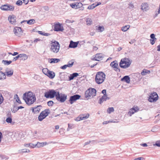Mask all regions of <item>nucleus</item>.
<instances>
[{
	"instance_id": "nucleus-31",
	"label": "nucleus",
	"mask_w": 160,
	"mask_h": 160,
	"mask_svg": "<svg viewBox=\"0 0 160 160\" xmlns=\"http://www.w3.org/2000/svg\"><path fill=\"white\" fill-rule=\"evenodd\" d=\"M6 78V75L2 72H0V79H4Z\"/></svg>"
},
{
	"instance_id": "nucleus-13",
	"label": "nucleus",
	"mask_w": 160,
	"mask_h": 160,
	"mask_svg": "<svg viewBox=\"0 0 160 160\" xmlns=\"http://www.w3.org/2000/svg\"><path fill=\"white\" fill-rule=\"evenodd\" d=\"M81 97V96L78 94H75V95L71 96L69 100L70 103L72 104L73 103L77 100L79 99Z\"/></svg>"
},
{
	"instance_id": "nucleus-34",
	"label": "nucleus",
	"mask_w": 160,
	"mask_h": 160,
	"mask_svg": "<svg viewBox=\"0 0 160 160\" xmlns=\"http://www.w3.org/2000/svg\"><path fill=\"white\" fill-rule=\"evenodd\" d=\"M130 26L126 25L125 26L123 27L122 28L121 30L123 32H126L127 31L129 28Z\"/></svg>"
},
{
	"instance_id": "nucleus-14",
	"label": "nucleus",
	"mask_w": 160,
	"mask_h": 160,
	"mask_svg": "<svg viewBox=\"0 0 160 160\" xmlns=\"http://www.w3.org/2000/svg\"><path fill=\"white\" fill-rule=\"evenodd\" d=\"M42 106L41 105L37 106L36 107H34L31 108L32 112L34 113L38 114L39 113L42 108Z\"/></svg>"
},
{
	"instance_id": "nucleus-4",
	"label": "nucleus",
	"mask_w": 160,
	"mask_h": 160,
	"mask_svg": "<svg viewBox=\"0 0 160 160\" xmlns=\"http://www.w3.org/2000/svg\"><path fill=\"white\" fill-rule=\"evenodd\" d=\"M131 63V61L128 58L122 59L119 63L120 67L123 68L129 67Z\"/></svg>"
},
{
	"instance_id": "nucleus-26",
	"label": "nucleus",
	"mask_w": 160,
	"mask_h": 160,
	"mask_svg": "<svg viewBox=\"0 0 160 160\" xmlns=\"http://www.w3.org/2000/svg\"><path fill=\"white\" fill-rule=\"evenodd\" d=\"M122 81H124L127 83H129L130 82V78L128 76H125L121 79Z\"/></svg>"
},
{
	"instance_id": "nucleus-10",
	"label": "nucleus",
	"mask_w": 160,
	"mask_h": 160,
	"mask_svg": "<svg viewBox=\"0 0 160 160\" xmlns=\"http://www.w3.org/2000/svg\"><path fill=\"white\" fill-rule=\"evenodd\" d=\"M0 8L2 10L4 11H12L14 10V7L12 5L6 4L2 5Z\"/></svg>"
},
{
	"instance_id": "nucleus-22",
	"label": "nucleus",
	"mask_w": 160,
	"mask_h": 160,
	"mask_svg": "<svg viewBox=\"0 0 160 160\" xmlns=\"http://www.w3.org/2000/svg\"><path fill=\"white\" fill-rule=\"evenodd\" d=\"M101 3L100 2H98L97 3H94L92 4V5L89 6L88 7V9H94L96 7L100 5Z\"/></svg>"
},
{
	"instance_id": "nucleus-55",
	"label": "nucleus",
	"mask_w": 160,
	"mask_h": 160,
	"mask_svg": "<svg viewBox=\"0 0 160 160\" xmlns=\"http://www.w3.org/2000/svg\"><path fill=\"white\" fill-rule=\"evenodd\" d=\"M75 120L77 121H79L80 120H81L80 115L77 118L75 119Z\"/></svg>"
},
{
	"instance_id": "nucleus-16",
	"label": "nucleus",
	"mask_w": 160,
	"mask_h": 160,
	"mask_svg": "<svg viewBox=\"0 0 160 160\" xmlns=\"http://www.w3.org/2000/svg\"><path fill=\"white\" fill-rule=\"evenodd\" d=\"M103 57V55L102 54L98 53L96 54L95 57L92 59L94 60L100 61L102 59Z\"/></svg>"
},
{
	"instance_id": "nucleus-2",
	"label": "nucleus",
	"mask_w": 160,
	"mask_h": 160,
	"mask_svg": "<svg viewBox=\"0 0 160 160\" xmlns=\"http://www.w3.org/2000/svg\"><path fill=\"white\" fill-rule=\"evenodd\" d=\"M106 75L102 72H98L95 76V80L98 84H101L103 83L105 79Z\"/></svg>"
},
{
	"instance_id": "nucleus-49",
	"label": "nucleus",
	"mask_w": 160,
	"mask_h": 160,
	"mask_svg": "<svg viewBox=\"0 0 160 160\" xmlns=\"http://www.w3.org/2000/svg\"><path fill=\"white\" fill-rule=\"evenodd\" d=\"M3 98L1 93L0 92V105L2 102Z\"/></svg>"
},
{
	"instance_id": "nucleus-9",
	"label": "nucleus",
	"mask_w": 160,
	"mask_h": 160,
	"mask_svg": "<svg viewBox=\"0 0 160 160\" xmlns=\"http://www.w3.org/2000/svg\"><path fill=\"white\" fill-rule=\"evenodd\" d=\"M158 97L157 93L153 92L150 95L148 100L150 102H155L158 100Z\"/></svg>"
},
{
	"instance_id": "nucleus-46",
	"label": "nucleus",
	"mask_w": 160,
	"mask_h": 160,
	"mask_svg": "<svg viewBox=\"0 0 160 160\" xmlns=\"http://www.w3.org/2000/svg\"><path fill=\"white\" fill-rule=\"evenodd\" d=\"M22 4V2L21 0H18L16 2V4L18 6H21Z\"/></svg>"
},
{
	"instance_id": "nucleus-57",
	"label": "nucleus",
	"mask_w": 160,
	"mask_h": 160,
	"mask_svg": "<svg viewBox=\"0 0 160 160\" xmlns=\"http://www.w3.org/2000/svg\"><path fill=\"white\" fill-rule=\"evenodd\" d=\"M74 22L73 20H70L69 19H67L66 20V22L67 23H72Z\"/></svg>"
},
{
	"instance_id": "nucleus-62",
	"label": "nucleus",
	"mask_w": 160,
	"mask_h": 160,
	"mask_svg": "<svg viewBox=\"0 0 160 160\" xmlns=\"http://www.w3.org/2000/svg\"><path fill=\"white\" fill-rule=\"evenodd\" d=\"M16 108L18 109V110H19L20 109H22V108H24V107L22 106L17 107H16Z\"/></svg>"
},
{
	"instance_id": "nucleus-43",
	"label": "nucleus",
	"mask_w": 160,
	"mask_h": 160,
	"mask_svg": "<svg viewBox=\"0 0 160 160\" xmlns=\"http://www.w3.org/2000/svg\"><path fill=\"white\" fill-rule=\"evenodd\" d=\"M41 35H42L43 36H48L50 35V34H49L48 33H45V32H42V31H39L38 32Z\"/></svg>"
},
{
	"instance_id": "nucleus-8",
	"label": "nucleus",
	"mask_w": 160,
	"mask_h": 160,
	"mask_svg": "<svg viewBox=\"0 0 160 160\" xmlns=\"http://www.w3.org/2000/svg\"><path fill=\"white\" fill-rule=\"evenodd\" d=\"M57 92L53 89L50 90L49 92L44 93V96L47 98H53L55 96L56 97Z\"/></svg>"
},
{
	"instance_id": "nucleus-58",
	"label": "nucleus",
	"mask_w": 160,
	"mask_h": 160,
	"mask_svg": "<svg viewBox=\"0 0 160 160\" xmlns=\"http://www.w3.org/2000/svg\"><path fill=\"white\" fill-rule=\"evenodd\" d=\"M72 126V124H68V128L67 129L68 131L69 130V129H71Z\"/></svg>"
},
{
	"instance_id": "nucleus-17",
	"label": "nucleus",
	"mask_w": 160,
	"mask_h": 160,
	"mask_svg": "<svg viewBox=\"0 0 160 160\" xmlns=\"http://www.w3.org/2000/svg\"><path fill=\"white\" fill-rule=\"evenodd\" d=\"M139 108L138 107H133L130 109L129 111L128 112V113L131 116L132 114H133L135 112H136L139 110Z\"/></svg>"
},
{
	"instance_id": "nucleus-12",
	"label": "nucleus",
	"mask_w": 160,
	"mask_h": 160,
	"mask_svg": "<svg viewBox=\"0 0 160 160\" xmlns=\"http://www.w3.org/2000/svg\"><path fill=\"white\" fill-rule=\"evenodd\" d=\"M13 32L18 37H21L22 35V31L21 28L19 27H15L14 28Z\"/></svg>"
},
{
	"instance_id": "nucleus-47",
	"label": "nucleus",
	"mask_w": 160,
	"mask_h": 160,
	"mask_svg": "<svg viewBox=\"0 0 160 160\" xmlns=\"http://www.w3.org/2000/svg\"><path fill=\"white\" fill-rule=\"evenodd\" d=\"M76 4L77 7V9L82 7V4L81 2H77Z\"/></svg>"
},
{
	"instance_id": "nucleus-35",
	"label": "nucleus",
	"mask_w": 160,
	"mask_h": 160,
	"mask_svg": "<svg viewBox=\"0 0 160 160\" xmlns=\"http://www.w3.org/2000/svg\"><path fill=\"white\" fill-rule=\"evenodd\" d=\"M92 22V21L91 18H87L86 21V24L88 25H90L91 24Z\"/></svg>"
},
{
	"instance_id": "nucleus-59",
	"label": "nucleus",
	"mask_w": 160,
	"mask_h": 160,
	"mask_svg": "<svg viewBox=\"0 0 160 160\" xmlns=\"http://www.w3.org/2000/svg\"><path fill=\"white\" fill-rule=\"evenodd\" d=\"M23 1V3L25 4V5H26L28 4L29 1L28 0H22Z\"/></svg>"
},
{
	"instance_id": "nucleus-38",
	"label": "nucleus",
	"mask_w": 160,
	"mask_h": 160,
	"mask_svg": "<svg viewBox=\"0 0 160 160\" xmlns=\"http://www.w3.org/2000/svg\"><path fill=\"white\" fill-rule=\"evenodd\" d=\"M19 55L20 58H23L22 59L26 60L28 58L27 56L25 54H20Z\"/></svg>"
},
{
	"instance_id": "nucleus-40",
	"label": "nucleus",
	"mask_w": 160,
	"mask_h": 160,
	"mask_svg": "<svg viewBox=\"0 0 160 160\" xmlns=\"http://www.w3.org/2000/svg\"><path fill=\"white\" fill-rule=\"evenodd\" d=\"M19 153L22 152H30V151L28 149H21L20 151H19Z\"/></svg>"
},
{
	"instance_id": "nucleus-29",
	"label": "nucleus",
	"mask_w": 160,
	"mask_h": 160,
	"mask_svg": "<svg viewBox=\"0 0 160 160\" xmlns=\"http://www.w3.org/2000/svg\"><path fill=\"white\" fill-rule=\"evenodd\" d=\"M78 75V74L77 73H74L70 75L69 78V80H71L73 79V78L76 77H77Z\"/></svg>"
},
{
	"instance_id": "nucleus-41",
	"label": "nucleus",
	"mask_w": 160,
	"mask_h": 160,
	"mask_svg": "<svg viewBox=\"0 0 160 160\" xmlns=\"http://www.w3.org/2000/svg\"><path fill=\"white\" fill-rule=\"evenodd\" d=\"M49 70L47 68H44L42 69V72L45 75H47Z\"/></svg>"
},
{
	"instance_id": "nucleus-23",
	"label": "nucleus",
	"mask_w": 160,
	"mask_h": 160,
	"mask_svg": "<svg viewBox=\"0 0 160 160\" xmlns=\"http://www.w3.org/2000/svg\"><path fill=\"white\" fill-rule=\"evenodd\" d=\"M29 25H31L34 24L35 22V21L34 19H30L28 21L23 20L21 22V23H22L24 22H26Z\"/></svg>"
},
{
	"instance_id": "nucleus-5",
	"label": "nucleus",
	"mask_w": 160,
	"mask_h": 160,
	"mask_svg": "<svg viewBox=\"0 0 160 160\" xmlns=\"http://www.w3.org/2000/svg\"><path fill=\"white\" fill-rule=\"evenodd\" d=\"M96 91L93 88H90L86 90L85 93V97L88 99L90 97H93L96 95Z\"/></svg>"
},
{
	"instance_id": "nucleus-11",
	"label": "nucleus",
	"mask_w": 160,
	"mask_h": 160,
	"mask_svg": "<svg viewBox=\"0 0 160 160\" xmlns=\"http://www.w3.org/2000/svg\"><path fill=\"white\" fill-rule=\"evenodd\" d=\"M110 66L116 72H120V69L118 68L117 61L115 60L112 62L110 64Z\"/></svg>"
},
{
	"instance_id": "nucleus-19",
	"label": "nucleus",
	"mask_w": 160,
	"mask_h": 160,
	"mask_svg": "<svg viewBox=\"0 0 160 160\" xmlns=\"http://www.w3.org/2000/svg\"><path fill=\"white\" fill-rule=\"evenodd\" d=\"M54 30L55 31H62L63 30V29H61L60 24L58 23H57L54 25Z\"/></svg>"
},
{
	"instance_id": "nucleus-21",
	"label": "nucleus",
	"mask_w": 160,
	"mask_h": 160,
	"mask_svg": "<svg viewBox=\"0 0 160 160\" xmlns=\"http://www.w3.org/2000/svg\"><path fill=\"white\" fill-rule=\"evenodd\" d=\"M8 20L12 24H15L16 22L15 18L13 15L9 16L8 18Z\"/></svg>"
},
{
	"instance_id": "nucleus-7",
	"label": "nucleus",
	"mask_w": 160,
	"mask_h": 160,
	"mask_svg": "<svg viewBox=\"0 0 160 160\" xmlns=\"http://www.w3.org/2000/svg\"><path fill=\"white\" fill-rule=\"evenodd\" d=\"M67 98V96L64 94H60L59 92H57V95H56V99L61 102H64Z\"/></svg>"
},
{
	"instance_id": "nucleus-53",
	"label": "nucleus",
	"mask_w": 160,
	"mask_h": 160,
	"mask_svg": "<svg viewBox=\"0 0 160 160\" xmlns=\"http://www.w3.org/2000/svg\"><path fill=\"white\" fill-rule=\"evenodd\" d=\"M155 145L158 147H160V140L156 142Z\"/></svg>"
},
{
	"instance_id": "nucleus-63",
	"label": "nucleus",
	"mask_w": 160,
	"mask_h": 160,
	"mask_svg": "<svg viewBox=\"0 0 160 160\" xmlns=\"http://www.w3.org/2000/svg\"><path fill=\"white\" fill-rule=\"evenodd\" d=\"M98 49V48L95 46H94L93 47V51H96Z\"/></svg>"
},
{
	"instance_id": "nucleus-36",
	"label": "nucleus",
	"mask_w": 160,
	"mask_h": 160,
	"mask_svg": "<svg viewBox=\"0 0 160 160\" xmlns=\"http://www.w3.org/2000/svg\"><path fill=\"white\" fill-rule=\"evenodd\" d=\"M150 71L146 69H144L141 72V74L143 76H145L146 75V73H149Z\"/></svg>"
},
{
	"instance_id": "nucleus-37",
	"label": "nucleus",
	"mask_w": 160,
	"mask_h": 160,
	"mask_svg": "<svg viewBox=\"0 0 160 160\" xmlns=\"http://www.w3.org/2000/svg\"><path fill=\"white\" fill-rule=\"evenodd\" d=\"M114 109L113 107L109 108L107 109V112L108 113L110 114L114 111Z\"/></svg>"
},
{
	"instance_id": "nucleus-24",
	"label": "nucleus",
	"mask_w": 160,
	"mask_h": 160,
	"mask_svg": "<svg viewBox=\"0 0 160 160\" xmlns=\"http://www.w3.org/2000/svg\"><path fill=\"white\" fill-rule=\"evenodd\" d=\"M107 99H109V98L108 97L107 95H103L102 98L100 99L99 103L101 104L104 101H106Z\"/></svg>"
},
{
	"instance_id": "nucleus-39",
	"label": "nucleus",
	"mask_w": 160,
	"mask_h": 160,
	"mask_svg": "<svg viewBox=\"0 0 160 160\" xmlns=\"http://www.w3.org/2000/svg\"><path fill=\"white\" fill-rule=\"evenodd\" d=\"M12 62V61H8L4 60H3L2 61V63H3L5 65H8L11 64Z\"/></svg>"
},
{
	"instance_id": "nucleus-56",
	"label": "nucleus",
	"mask_w": 160,
	"mask_h": 160,
	"mask_svg": "<svg viewBox=\"0 0 160 160\" xmlns=\"http://www.w3.org/2000/svg\"><path fill=\"white\" fill-rule=\"evenodd\" d=\"M68 67V65H63V66H62L61 68L63 69H65L66 68Z\"/></svg>"
},
{
	"instance_id": "nucleus-60",
	"label": "nucleus",
	"mask_w": 160,
	"mask_h": 160,
	"mask_svg": "<svg viewBox=\"0 0 160 160\" xmlns=\"http://www.w3.org/2000/svg\"><path fill=\"white\" fill-rule=\"evenodd\" d=\"M143 158L142 157H139L138 158H135L134 160H143Z\"/></svg>"
},
{
	"instance_id": "nucleus-45",
	"label": "nucleus",
	"mask_w": 160,
	"mask_h": 160,
	"mask_svg": "<svg viewBox=\"0 0 160 160\" xmlns=\"http://www.w3.org/2000/svg\"><path fill=\"white\" fill-rule=\"evenodd\" d=\"M15 98H16V101L17 102L19 103H21V102L20 100L19 97H18L17 95L16 94L14 96Z\"/></svg>"
},
{
	"instance_id": "nucleus-30",
	"label": "nucleus",
	"mask_w": 160,
	"mask_h": 160,
	"mask_svg": "<svg viewBox=\"0 0 160 160\" xmlns=\"http://www.w3.org/2000/svg\"><path fill=\"white\" fill-rule=\"evenodd\" d=\"M81 120H85L88 118L89 117V114L87 113L86 115H80Z\"/></svg>"
},
{
	"instance_id": "nucleus-51",
	"label": "nucleus",
	"mask_w": 160,
	"mask_h": 160,
	"mask_svg": "<svg viewBox=\"0 0 160 160\" xmlns=\"http://www.w3.org/2000/svg\"><path fill=\"white\" fill-rule=\"evenodd\" d=\"M11 111L12 112L15 113L16 112H17L18 110L16 107H15L14 108H13V109H11Z\"/></svg>"
},
{
	"instance_id": "nucleus-61",
	"label": "nucleus",
	"mask_w": 160,
	"mask_h": 160,
	"mask_svg": "<svg viewBox=\"0 0 160 160\" xmlns=\"http://www.w3.org/2000/svg\"><path fill=\"white\" fill-rule=\"evenodd\" d=\"M102 93L103 94V95H106V90L105 89H104L102 90Z\"/></svg>"
},
{
	"instance_id": "nucleus-25",
	"label": "nucleus",
	"mask_w": 160,
	"mask_h": 160,
	"mask_svg": "<svg viewBox=\"0 0 160 160\" xmlns=\"http://www.w3.org/2000/svg\"><path fill=\"white\" fill-rule=\"evenodd\" d=\"M47 76L49 78L52 79L55 77V74L53 72L49 70Z\"/></svg>"
},
{
	"instance_id": "nucleus-33",
	"label": "nucleus",
	"mask_w": 160,
	"mask_h": 160,
	"mask_svg": "<svg viewBox=\"0 0 160 160\" xmlns=\"http://www.w3.org/2000/svg\"><path fill=\"white\" fill-rule=\"evenodd\" d=\"M51 63H55L58 62L60 61V60L59 59L57 58H51L50 59Z\"/></svg>"
},
{
	"instance_id": "nucleus-1",
	"label": "nucleus",
	"mask_w": 160,
	"mask_h": 160,
	"mask_svg": "<svg viewBox=\"0 0 160 160\" xmlns=\"http://www.w3.org/2000/svg\"><path fill=\"white\" fill-rule=\"evenodd\" d=\"M23 98L26 103L29 105L33 104L36 100L35 95L32 92H29L23 94Z\"/></svg>"
},
{
	"instance_id": "nucleus-28",
	"label": "nucleus",
	"mask_w": 160,
	"mask_h": 160,
	"mask_svg": "<svg viewBox=\"0 0 160 160\" xmlns=\"http://www.w3.org/2000/svg\"><path fill=\"white\" fill-rule=\"evenodd\" d=\"M47 144L46 142H38L36 144V147L39 148L42 147L45 145Z\"/></svg>"
},
{
	"instance_id": "nucleus-18",
	"label": "nucleus",
	"mask_w": 160,
	"mask_h": 160,
	"mask_svg": "<svg viewBox=\"0 0 160 160\" xmlns=\"http://www.w3.org/2000/svg\"><path fill=\"white\" fill-rule=\"evenodd\" d=\"M150 37L151 38V39L150 40V43L153 45L155 43L157 40V38H155V35L154 33L151 34L150 35Z\"/></svg>"
},
{
	"instance_id": "nucleus-6",
	"label": "nucleus",
	"mask_w": 160,
	"mask_h": 160,
	"mask_svg": "<svg viewBox=\"0 0 160 160\" xmlns=\"http://www.w3.org/2000/svg\"><path fill=\"white\" fill-rule=\"evenodd\" d=\"M50 113V111L49 109H45L42 112L38 117V120L39 121H42L47 117Z\"/></svg>"
},
{
	"instance_id": "nucleus-64",
	"label": "nucleus",
	"mask_w": 160,
	"mask_h": 160,
	"mask_svg": "<svg viewBox=\"0 0 160 160\" xmlns=\"http://www.w3.org/2000/svg\"><path fill=\"white\" fill-rule=\"evenodd\" d=\"M157 51H160V45H158L157 47Z\"/></svg>"
},
{
	"instance_id": "nucleus-50",
	"label": "nucleus",
	"mask_w": 160,
	"mask_h": 160,
	"mask_svg": "<svg viewBox=\"0 0 160 160\" xmlns=\"http://www.w3.org/2000/svg\"><path fill=\"white\" fill-rule=\"evenodd\" d=\"M53 102L52 101H50L48 102L47 104L49 106H52Z\"/></svg>"
},
{
	"instance_id": "nucleus-32",
	"label": "nucleus",
	"mask_w": 160,
	"mask_h": 160,
	"mask_svg": "<svg viewBox=\"0 0 160 160\" xmlns=\"http://www.w3.org/2000/svg\"><path fill=\"white\" fill-rule=\"evenodd\" d=\"M96 27L97 30H98V32H102L104 30V28L103 26H99L98 27L97 26Z\"/></svg>"
},
{
	"instance_id": "nucleus-52",
	"label": "nucleus",
	"mask_w": 160,
	"mask_h": 160,
	"mask_svg": "<svg viewBox=\"0 0 160 160\" xmlns=\"http://www.w3.org/2000/svg\"><path fill=\"white\" fill-rule=\"evenodd\" d=\"M29 147L31 148H34L35 147H36V144H34L32 143H29Z\"/></svg>"
},
{
	"instance_id": "nucleus-3",
	"label": "nucleus",
	"mask_w": 160,
	"mask_h": 160,
	"mask_svg": "<svg viewBox=\"0 0 160 160\" xmlns=\"http://www.w3.org/2000/svg\"><path fill=\"white\" fill-rule=\"evenodd\" d=\"M50 44V50L52 52L57 53L59 52L60 45L58 42L55 41H51Z\"/></svg>"
},
{
	"instance_id": "nucleus-48",
	"label": "nucleus",
	"mask_w": 160,
	"mask_h": 160,
	"mask_svg": "<svg viewBox=\"0 0 160 160\" xmlns=\"http://www.w3.org/2000/svg\"><path fill=\"white\" fill-rule=\"evenodd\" d=\"M6 121L8 123H11L12 121V118L10 117L8 118H7Z\"/></svg>"
},
{
	"instance_id": "nucleus-42",
	"label": "nucleus",
	"mask_w": 160,
	"mask_h": 160,
	"mask_svg": "<svg viewBox=\"0 0 160 160\" xmlns=\"http://www.w3.org/2000/svg\"><path fill=\"white\" fill-rule=\"evenodd\" d=\"M70 5L73 8L75 9H77L76 3L70 4Z\"/></svg>"
},
{
	"instance_id": "nucleus-44",
	"label": "nucleus",
	"mask_w": 160,
	"mask_h": 160,
	"mask_svg": "<svg viewBox=\"0 0 160 160\" xmlns=\"http://www.w3.org/2000/svg\"><path fill=\"white\" fill-rule=\"evenodd\" d=\"M74 63V62L72 61H69L68 63V64H67L68 66V67H71Z\"/></svg>"
},
{
	"instance_id": "nucleus-15",
	"label": "nucleus",
	"mask_w": 160,
	"mask_h": 160,
	"mask_svg": "<svg viewBox=\"0 0 160 160\" xmlns=\"http://www.w3.org/2000/svg\"><path fill=\"white\" fill-rule=\"evenodd\" d=\"M149 9L147 3H142L141 5V9L143 12H146Z\"/></svg>"
},
{
	"instance_id": "nucleus-54",
	"label": "nucleus",
	"mask_w": 160,
	"mask_h": 160,
	"mask_svg": "<svg viewBox=\"0 0 160 160\" xmlns=\"http://www.w3.org/2000/svg\"><path fill=\"white\" fill-rule=\"evenodd\" d=\"M19 55H18V56H16V57L13 58V61H16L17 59H18L19 58H20Z\"/></svg>"
},
{
	"instance_id": "nucleus-20",
	"label": "nucleus",
	"mask_w": 160,
	"mask_h": 160,
	"mask_svg": "<svg viewBox=\"0 0 160 160\" xmlns=\"http://www.w3.org/2000/svg\"><path fill=\"white\" fill-rule=\"evenodd\" d=\"M78 42H73L72 41L70 42L69 47L70 48H75L77 47Z\"/></svg>"
},
{
	"instance_id": "nucleus-27",
	"label": "nucleus",
	"mask_w": 160,
	"mask_h": 160,
	"mask_svg": "<svg viewBox=\"0 0 160 160\" xmlns=\"http://www.w3.org/2000/svg\"><path fill=\"white\" fill-rule=\"evenodd\" d=\"M13 71L12 69H7L6 70V75L8 77L11 76L13 74Z\"/></svg>"
}]
</instances>
